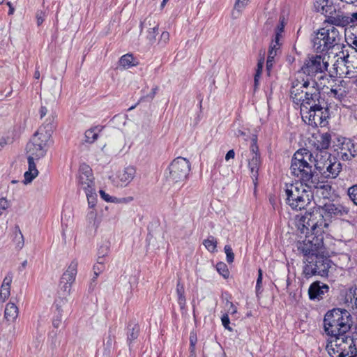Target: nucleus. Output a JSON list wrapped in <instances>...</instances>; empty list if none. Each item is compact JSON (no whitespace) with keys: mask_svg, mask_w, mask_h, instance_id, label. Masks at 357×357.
I'll list each match as a JSON object with an SVG mask.
<instances>
[{"mask_svg":"<svg viewBox=\"0 0 357 357\" xmlns=\"http://www.w3.org/2000/svg\"><path fill=\"white\" fill-rule=\"evenodd\" d=\"M296 246L305 257L303 274L306 279L315 275L328 276L331 260L324 255L326 248L322 235H307Z\"/></svg>","mask_w":357,"mask_h":357,"instance_id":"1","label":"nucleus"},{"mask_svg":"<svg viewBox=\"0 0 357 357\" xmlns=\"http://www.w3.org/2000/svg\"><path fill=\"white\" fill-rule=\"evenodd\" d=\"M353 321L349 311L344 309L334 308L327 312L324 319V328L327 335L335 338V346L337 347L341 354L345 350L341 347L347 339H354L347 335L351 329Z\"/></svg>","mask_w":357,"mask_h":357,"instance_id":"2","label":"nucleus"},{"mask_svg":"<svg viewBox=\"0 0 357 357\" xmlns=\"http://www.w3.org/2000/svg\"><path fill=\"white\" fill-rule=\"evenodd\" d=\"M313 154L307 149H301L293 155L290 170L292 175L299 178L298 182L305 183L309 189H326L331 188L328 185L323 184L319 178L314 175L312 170Z\"/></svg>","mask_w":357,"mask_h":357,"instance_id":"3","label":"nucleus"},{"mask_svg":"<svg viewBox=\"0 0 357 357\" xmlns=\"http://www.w3.org/2000/svg\"><path fill=\"white\" fill-rule=\"evenodd\" d=\"M356 27L354 25H350L345 29V36L347 40H350L353 45H349V49L342 51L343 56L340 58L341 61L337 60L333 65L336 74L340 76H344L341 83L345 85H356L357 71L353 66L355 53L357 52V35L354 33Z\"/></svg>","mask_w":357,"mask_h":357,"instance_id":"4","label":"nucleus"},{"mask_svg":"<svg viewBox=\"0 0 357 357\" xmlns=\"http://www.w3.org/2000/svg\"><path fill=\"white\" fill-rule=\"evenodd\" d=\"M310 93L311 100L306 104L307 107L301 108V114L303 120L307 124L313 126H325L328 118L327 108L325 107V100L321 97L319 89H312Z\"/></svg>","mask_w":357,"mask_h":357,"instance_id":"5","label":"nucleus"},{"mask_svg":"<svg viewBox=\"0 0 357 357\" xmlns=\"http://www.w3.org/2000/svg\"><path fill=\"white\" fill-rule=\"evenodd\" d=\"M286 197V204L294 211L306 209L313 199V190L309 189L305 183L296 181L294 183H285L283 188Z\"/></svg>","mask_w":357,"mask_h":357,"instance_id":"6","label":"nucleus"},{"mask_svg":"<svg viewBox=\"0 0 357 357\" xmlns=\"http://www.w3.org/2000/svg\"><path fill=\"white\" fill-rule=\"evenodd\" d=\"M312 89H319L315 80H310L296 74V77L291 80L290 89V97L294 103L300 105L301 108L307 107L311 100L310 93H313Z\"/></svg>","mask_w":357,"mask_h":357,"instance_id":"7","label":"nucleus"},{"mask_svg":"<svg viewBox=\"0 0 357 357\" xmlns=\"http://www.w3.org/2000/svg\"><path fill=\"white\" fill-rule=\"evenodd\" d=\"M314 6L317 12L326 16V21L330 24L343 27L357 21V12L353 13L351 17L344 15L340 11L337 13L332 0H317Z\"/></svg>","mask_w":357,"mask_h":357,"instance_id":"8","label":"nucleus"},{"mask_svg":"<svg viewBox=\"0 0 357 357\" xmlns=\"http://www.w3.org/2000/svg\"><path fill=\"white\" fill-rule=\"evenodd\" d=\"M341 36L333 24L319 29L312 39L314 49L319 53L327 52L340 44Z\"/></svg>","mask_w":357,"mask_h":357,"instance_id":"9","label":"nucleus"},{"mask_svg":"<svg viewBox=\"0 0 357 357\" xmlns=\"http://www.w3.org/2000/svg\"><path fill=\"white\" fill-rule=\"evenodd\" d=\"M324 213H308L302 216L299 220V225H303V232L304 229L307 231L310 230L312 234L310 235H322L324 232V229L327 228L331 220L326 217H324Z\"/></svg>","mask_w":357,"mask_h":357,"instance_id":"10","label":"nucleus"},{"mask_svg":"<svg viewBox=\"0 0 357 357\" xmlns=\"http://www.w3.org/2000/svg\"><path fill=\"white\" fill-rule=\"evenodd\" d=\"M190 171V162L185 158L178 157L169 165L166 171L167 181L171 184L185 181Z\"/></svg>","mask_w":357,"mask_h":357,"instance_id":"11","label":"nucleus"},{"mask_svg":"<svg viewBox=\"0 0 357 357\" xmlns=\"http://www.w3.org/2000/svg\"><path fill=\"white\" fill-rule=\"evenodd\" d=\"M328 66V62L324 61V58L321 56H314L307 59H305L304 63L297 74H301V76H306L310 82L315 80L314 77L319 74L324 73L327 70Z\"/></svg>","mask_w":357,"mask_h":357,"instance_id":"12","label":"nucleus"},{"mask_svg":"<svg viewBox=\"0 0 357 357\" xmlns=\"http://www.w3.org/2000/svg\"><path fill=\"white\" fill-rule=\"evenodd\" d=\"M47 142H43L41 137L35 134L31 141L26 145L29 156H33L36 160H39L44 157L47 152Z\"/></svg>","mask_w":357,"mask_h":357,"instance_id":"13","label":"nucleus"},{"mask_svg":"<svg viewBox=\"0 0 357 357\" xmlns=\"http://www.w3.org/2000/svg\"><path fill=\"white\" fill-rule=\"evenodd\" d=\"M158 23L155 21V17L149 15L144 21L140 23L141 33H146V39L151 44L156 40V36L158 34Z\"/></svg>","mask_w":357,"mask_h":357,"instance_id":"14","label":"nucleus"},{"mask_svg":"<svg viewBox=\"0 0 357 357\" xmlns=\"http://www.w3.org/2000/svg\"><path fill=\"white\" fill-rule=\"evenodd\" d=\"M342 344L341 347L345 349L342 354L340 351H337V350L339 349L337 347L335 346V338H332L331 340L328 341L326 345V349L329 355L332 357H345L349 354V352L351 354H354L353 349L356 347L354 339H347V341H344Z\"/></svg>","mask_w":357,"mask_h":357,"instance_id":"15","label":"nucleus"},{"mask_svg":"<svg viewBox=\"0 0 357 357\" xmlns=\"http://www.w3.org/2000/svg\"><path fill=\"white\" fill-rule=\"evenodd\" d=\"M78 183L85 191L92 190L94 188V177L91 168L86 164L83 163L79 169Z\"/></svg>","mask_w":357,"mask_h":357,"instance_id":"16","label":"nucleus"},{"mask_svg":"<svg viewBox=\"0 0 357 357\" xmlns=\"http://www.w3.org/2000/svg\"><path fill=\"white\" fill-rule=\"evenodd\" d=\"M322 212L324 213V217L329 218L331 220L333 218H337L347 214L349 209L341 204L326 203L321 207Z\"/></svg>","mask_w":357,"mask_h":357,"instance_id":"17","label":"nucleus"},{"mask_svg":"<svg viewBox=\"0 0 357 357\" xmlns=\"http://www.w3.org/2000/svg\"><path fill=\"white\" fill-rule=\"evenodd\" d=\"M342 169L341 163L337 160L336 158L329 160L324 165L323 170H320L319 173L326 178H336Z\"/></svg>","mask_w":357,"mask_h":357,"instance_id":"18","label":"nucleus"},{"mask_svg":"<svg viewBox=\"0 0 357 357\" xmlns=\"http://www.w3.org/2000/svg\"><path fill=\"white\" fill-rule=\"evenodd\" d=\"M329 287L326 284H321L319 281L311 284L308 289L309 297L311 300H320L324 298L326 293L328 291Z\"/></svg>","mask_w":357,"mask_h":357,"instance_id":"19","label":"nucleus"},{"mask_svg":"<svg viewBox=\"0 0 357 357\" xmlns=\"http://www.w3.org/2000/svg\"><path fill=\"white\" fill-rule=\"evenodd\" d=\"M340 153L344 160H349L354 158L356 155L355 144L349 138H344L340 147Z\"/></svg>","mask_w":357,"mask_h":357,"instance_id":"20","label":"nucleus"},{"mask_svg":"<svg viewBox=\"0 0 357 357\" xmlns=\"http://www.w3.org/2000/svg\"><path fill=\"white\" fill-rule=\"evenodd\" d=\"M260 165L261 160L259 154L254 153L252 156L249 158L248 168L250 171L251 178L255 186L257 185Z\"/></svg>","mask_w":357,"mask_h":357,"instance_id":"21","label":"nucleus"},{"mask_svg":"<svg viewBox=\"0 0 357 357\" xmlns=\"http://www.w3.org/2000/svg\"><path fill=\"white\" fill-rule=\"evenodd\" d=\"M332 158L331 154L327 151H318L315 156H313L312 162H310V164H314L316 169L319 172L320 170H323L325 164Z\"/></svg>","mask_w":357,"mask_h":357,"instance_id":"22","label":"nucleus"},{"mask_svg":"<svg viewBox=\"0 0 357 357\" xmlns=\"http://www.w3.org/2000/svg\"><path fill=\"white\" fill-rule=\"evenodd\" d=\"M136 174L135 168L132 166L125 167L122 172H120L118 178L120 182V186H127L135 178Z\"/></svg>","mask_w":357,"mask_h":357,"instance_id":"23","label":"nucleus"},{"mask_svg":"<svg viewBox=\"0 0 357 357\" xmlns=\"http://www.w3.org/2000/svg\"><path fill=\"white\" fill-rule=\"evenodd\" d=\"M48 123H44L42 126H40L38 130L36 132V135L38 137H41L43 139V142H48L53 133L54 130V117L52 119H49Z\"/></svg>","mask_w":357,"mask_h":357,"instance_id":"24","label":"nucleus"},{"mask_svg":"<svg viewBox=\"0 0 357 357\" xmlns=\"http://www.w3.org/2000/svg\"><path fill=\"white\" fill-rule=\"evenodd\" d=\"M341 86L344 88L342 89L340 88L339 89H331V91L333 94L335 98H338L340 100L343 102V105L345 107H349V105H347V95L351 92L353 86L352 85H345L344 84H342Z\"/></svg>","mask_w":357,"mask_h":357,"instance_id":"25","label":"nucleus"},{"mask_svg":"<svg viewBox=\"0 0 357 357\" xmlns=\"http://www.w3.org/2000/svg\"><path fill=\"white\" fill-rule=\"evenodd\" d=\"M28 164H29V169L28 171H26L24 174V183L25 184H28L31 183L38 174V171L36 168V165L34 162V160L36 158H33V156H28Z\"/></svg>","mask_w":357,"mask_h":357,"instance_id":"26","label":"nucleus"},{"mask_svg":"<svg viewBox=\"0 0 357 357\" xmlns=\"http://www.w3.org/2000/svg\"><path fill=\"white\" fill-rule=\"evenodd\" d=\"M78 263L73 260L68 266L67 270L62 275L61 280L62 282H74L77 275Z\"/></svg>","mask_w":357,"mask_h":357,"instance_id":"27","label":"nucleus"},{"mask_svg":"<svg viewBox=\"0 0 357 357\" xmlns=\"http://www.w3.org/2000/svg\"><path fill=\"white\" fill-rule=\"evenodd\" d=\"M18 307L13 303L9 302L5 308L4 317L8 321H15L18 317Z\"/></svg>","mask_w":357,"mask_h":357,"instance_id":"28","label":"nucleus"},{"mask_svg":"<svg viewBox=\"0 0 357 357\" xmlns=\"http://www.w3.org/2000/svg\"><path fill=\"white\" fill-rule=\"evenodd\" d=\"M331 135L326 132L320 136V139L317 140V149L319 151H327L331 144Z\"/></svg>","mask_w":357,"mask_h":357,"instance_id":"29","label":"nucleus"},{"mask_svg":"<svg viewBox=\"0 0 357 357\" xmlns=\"http://www.w3.org/2000/svg\"><path fill=\"white\" fill-rule=\"evenodd\" d=\"M135 59L132 54H126L122 56L119 60V65L123 68H129L131 66H135L137 63L134 62Z\"/></svg>","mask_w":357,"mask_h":357,"instance_id":"30","label":"nucleus"},{"mask_svg":"<svg viewBox=\"0 0 357 357\" xmlns=\"http://www.w3.org/2000/svg\"><path fill=\"white\" fill-rule=\"evenodd\" d=\"M176 293L178 296V303L181 309H184L185 306V290L183 285L179 281L176 285Z\"/></svg>","mask_w":357,"mask_h":357,"instance_id":"31","label":"nucleus"},{"mask_svg":"<svg viewBox=\"0 0 357 357\" xmlns=\"http://www.w3.org/2000/svg\"><path fill=\"white\" fill-rule=\"evenodd\" d=\"M128 329V342L130 345L133 340L137 338L139 327L137 324H134L133 326L129 325Z\"/></svg>","mask_w":357,"mask_h":357,"instance_id":"32","label":"nucleus"},{"mask_svg":"<svg viewBox=\"0 0 357 357\" xmlns=\"http://www.w3.org/2000/svg\"><path fill=\"white\" fill-rule=\"evenodd\" d=\"M96 130H98V131H100L102 130L101 128H99L98 127H95L91 129L87 130L85 132V138L86 142L87 143H93L98 137V133L96 132Z\"/></svg>","mask_w":357,"mask_h":357,"instance_id":"33","label":"nucleus"},{"mask_svg":"<svg viewBox=\"0 0 357 357\" xmlns=\"http://www.w3.org/2000/svg\"><path fill=\"white\" fill-rule=\"evenodd\" d=\"M203 244L209 252H213L216 250L217 241L213 236H209L207 239L204 241Z\"/></svg>","mask_w":357,"mask_h":357,"instance_id":"34","label":"nucleus"},{"mask_svg":"<svg viewBox=\"0 0 357 357\" xmlns=\"http://www.w3.org/2000/svg\"><path fill=\"white\" fill-rule=\"evenodd\" d=\"M280 38L281 37H279L278 34H275L274 38L272 40L271 43L268 50L272 51L273 52H275L276 54L280 52V47L282 45V43L280 42Z\"/></svg>","mask_w":357,"mask_h":357,"instance_id":"35","label":"nucleus"},{"mask_svg":"<svg viewBox=\"0 0 357 357\" xmlns=\"http://www.w3.org/2000/svg\"><path fill=\"white\" fill-rule=\"evenodd\" d=\"M85 193L88 199L89 206L91 208H93L96 203V194L95 188H92V190H86L85 191Z\"/></svg>","mask_w":357,"mask_h":357,"instance_id":"36","label":"nucleus"},{"mask_svg":"<svg viewBox=\"0 0 357 357\" xmlns=\"http://www.w3.org/2000/svg\"><path fill=\"white\" fill-rule=\"evenodd\" d=\"M216 269L218 272L222 275L225 278H228L229 275V271L227 266L224 262H219L216 265Z\"/></svg>","mask_w":357,"mask_h":357,"instance_id":"37","label":"nucleus"},{"mask_svg":"<svg viewBox=\"0 0 357 357\" xmlns=\"http://www.w3.org/2000/svg\"><path fill=\"white\" fill-rule=\"evenodd\" d=\"M357 290V288H351L349 289V291L346 294V302H349V299L350 300V303H352L354 305L357 306V297H355L356 295V291Z\"/></svg>","mask_w":357,"mask_h":357,"instance_id":"38","label":"nucleus"},{"mask_svg":"<svg viewBox=\"0 0 357 357\" xmlns=\"http://www.w3.org/2000/svg\"><path fill=\"white\" fill-rule=\"evenodd\" d=\"M347 195L349 199L354 202L355 205H357V185H354L349 188L347 190Z\"/></svg>","mask_w":357,"mask_h":357,"instance_id":"39","label":"nucleus"},{"mask_svg":"<svg viewBox=\"0 0 357 357\" xmlns=\"http://www.w3.org/2000/svg\"><path fill=\"white\" fill-rule=\"evenodd\" d=\"M225 252L226 253V256H227V261L229 263V264H231L234 261V254L232 251V249L231 248L230 245H226L225 246Z\"/></svg>","mask_w":357,"mask_h":357,"instance_id":"40","label":"nucleus"},{"mask_svg":"<svg viewBox=\"0 0 357 357\" xmlns=\"http://www.w3.org/2000/svg\"><path fill=\"white\" fill-rule=\"evenodd\" d=\"M56 310L58 311L59 316L54 318L52 321V325L54 328H57L60 326L61 324V309L58 303L56 304Z\"/></svg>","mask_w":357,"mask_h":357,"instance_id":"41","label":"nucleus"},{"mask_svg":"<svg viewBox=\"0 0 357 357\" xmlns=\"http://www.w3.org/2000/svg\"><path fill=\"white\" fill-rule=\"evenodd\" d=\"M10 292V287H1L0 289V298L4 302L8 298Z\"/></svg>","mask_w":357,"mask_h":357,"instance_id":"42","label":"nucleus"},{"mask_svg":"<svg viewBox=\"0 0 357 357\" xmlns=\"http://www.w3.org/2000/svg\"><path fill=\"white\" fill-rule=\"evenodd\" d=\"M257 137L256 135L252 136V144L250 145V156H252L254 153L259 154V148L257 144Z\"/></svg>","mask_w":357,"mask_h":357,"instance_id":"43","label":"nucleus"},{"mask_svg":"<svg viewBox=\"0 0 357 357\" xmlns=\"http://www.w3.org/2000/svg\"><path fill=\"white\" fill-rule=\"evenodd\" d=\"M100 195L102 199H104L107 202H117V198L115 197H112L106 193L104 190H100L99 191Z\"/></svg>","mask_w":357,"mask_h":357,"instance_id":"44","label":"nucleus"},{"mask_svg":"<svg viewBox=\"0 0 357 357\" xmlns=\"http://www.w3.org/2000/svg\"><path fill=\"white\" fill-rule=\"evenodd\" d=\"M10 206V204L9 201H8L6 198H0V216L2 215L3 211L8 209Z\"/></svg>","mask_w":357,"mask_h":357,"instance_id":"45","label":"nucleus"},{"mask_svg":"<svg viewBox=\"0 0 357 357\" xmlns=\"http://www.w3.org/2000/svg\"><path fill=\"white\" fill-rule=\"evenodd\" d=\"M284 17H280V24L277 26L275 30V34H278L279 37L282 38V33L284 31Z\"/></svg>","mask_w":357,"mask_h":357,"instance_id":"46","label":"nucleus"},{"mask_svg":"<svg viewBox=\"0 0 357 357\" xmlns=\"http://www.w3.org/2000/svg\"><path fill=\"white\" fill-rule=\"evenodd\" d=\"M109 252V245L106 243L104 245H102L98 251V256H104L106 257Z\"/></svg>","mask_w":357,"mask_h":357,"instance_id":"47","label":"nucleus"},{"mask_svg":"<svg viewBox=\"0 0 357 357\" xmlns=\"http://www.w3.org/2000/svg\"><path fill=\"white\" fill-rule=\"evenodd\" d=\"M261 282H262V271L261 268H259L258 270V277L257 279V284H256V294L257 296L260 293Z\"/></svg>","mask_w":357,"mask_h":357,"instance_id":"48","label":"nucleus"},{"mask_svg":"<svg viewBox=\"0 0 357 357\" xmlns=\"http://www.w3.org/2000/svg\"><path fill=\"white\" fill-rule=\"evenodd\" d=\"M223 326L229 331H232L233 328L229 326V318L227 314H225L221 318Z\"/></svg>","mask_w":357,"mask_h":357,"instance_id":"49","label":"nucleus"},{"mask_svg":"<svg viewBox=\"0 0 357 357\" xmlns=\"http://www.w3.org/2000/svg\"><path fill=\"white\" fill-rule=\"evenodd\" d=\"M319 83L317 82V87L319 89L320 87H324L326 86V82H328L329 79L326 74L322 75L320 74L319 77Z\"/></svg>","mask_w":357,"mask_h":357,"instance_id":"50","label":"nucleus"},{"mask_svg":"<svg viewBox=\"0 0 357 357\" xmlns=\"http://www.w3.org/2000/svg\"><path fill=\"white\" fill-rule=\"evenodd\" d=\"M248 1L249 0H236L234 5V9L237 10L238 11H241L245 7Z\"/></svg>","mask_w":357,"mask_h":357,"instance_id":"51","label":"nucleus"},{"mask_svg":"<svg viewBox=\"0 0 357 357\" xmlns=\"http://www.w3.org/2000/svg\"><path fill=\"white\" fill-rule=\"evenodd\" d=\"M73 284V282H62L61 281L60 282V286H61V289L62 291H63L64 292L67 293V294H69L70 291V288H71V284Z\"/></svg>","mask_w":357,"mask_h":357,"instance_id":"52","label":"nucleus"},{"mask_svg":"<svg viewBox=\"0 0 357 357\" xmlns=\"http://www.w3.org/2000/svg\"><path fill=\"white\" fill-rule=\"evenodd\" d=\"M15 229L16 230L18 231L19 234H20V240L18 241V243H17V248L18 249H22V247L24 246V237H23V235L20 229V227L18 226H16L15 227Z\"/></svg>","mask_w":357,"mask_h":357,"instance_id":"53","label":"nucleus"},{"mask_svg":"<svg viewBox=\"0 0 357 357\" xmlns=\"http://www.w3.org/2000/svg\"><path fill=\"white\" fill-rule=\"evenodd\" d=\"M169 40V33L167 31H163L161 33L160 38V43L166 44Z\"/></svg>","mask_w":357,"mask_h":357,"instance_id":"54","label":"nucleus"},{"mask_svg":"<svg viewBox=\"0 0 357 357\" xmlns=\"http://www.w3.org/2000/svg\"><path fill=\"white\" fill-rule=\"evenodd\" d=\"M13 277L11 275H8L5 277L1 284L2 287H10Z\"/></svg>","mask_w":357,"mask_h":357,"instance_id":"55","label":"nucleus"},{"mask_svg":"<svg viewBox=\"0 0 357 357\" xmlns=\"http://www.w3.org/2000/svg\"><path fill=\"white\" fill-rule=\"evenodd\" d=\"M103 269H104V266L96 264L93 266V271H94V274H95L94 278H96L98 276V275L103 271Z\"/></svg>","mask_w":357,"mask_h":357,"instance_id":"56","label":"nucleus"},{"mask_svg":"<svg viewBox=\"0 0 357 357\" xmlns=\"http://www.w3.org/2000/svg\"><path fill=\"white\" fill-rule=\"evenodd\" d=\"M45 14L43 11H38L36 15L37 24L40 26L44 21Z\"/></svg>","mask_w":357,"mask_h":357,"instance_id":"57","label":"nucleus"},{"mask_svg":"<svg viewBox=\"0 0 357 357\" xmlns=\"http://www.w3.org/2000/svg\"><path fill=\"white\" fill-rule=\"evenodd\" d=\"M263 66H264V61L261 60L259 61L258 63H257V68L256 73H257V77H261V75L262 73V69H263Z\"/></svg>","mask_w":357,"mask_h":357,"instance_id":"58","label":"nucleus"},{"mask_svg":"<svg viewBox=\"0 0 357 357\" xmlns=\"http://www.w3.org/2000/svg\"><path fill=\"white\" fill-rule=\"evenodd\" d=\"M190 350L195 351V344L197 342V338L194 337L193 336H190Z\"/></svg>","mask_w":357,"mask_h":357,"instance_id":"59","label":"nucleus"},{"mask_svg":"<svg viewBox=\"0 0 357 357\" xmlns=\"http://www.w3.org/2000/svg\"><path fill=\"white\" fill-rule=\"evenodd\" d=\"M234 156H235V152L233 149H231L227 153V154L225 155V160L227 161H228L229 160L234 158Z\"/></svg>","mask_w":357,"mask_h":357,"instance_id":"60","label":"nucleus"},{"mask_svg":"<svg viewBox=\"0 0 357 357\" xmlns=\"http://www.w3.org/2000/svg\"><path fill=\"white\" fill-rule=\"evenodd\" d=\"M228 304L229 305V312L231 314H236L237 312V309L231 302H228Z\"/></svg>","mask_w":357,"mask_h":357,"instance_id":"61","label":"nucleus"},{"mask_svg":"<svg viewBox=\"0 0 357 357\" xmlns=\"http://www.w3.org/2000/svg\"><path fill=\"white\" fill-rule=\"evenodd\" d=\"M277 55H278V54H276L275 52H273L272 51L268 50L267 59H270V60L275 61V57Z\"/></svg>","mask_w":357,"mask_h":357,"instance_id":"62","label":"nucleus"},{"mask_svg":"<svg viewBox=\"0 0 357 357\" xmlns=\"http://www.w3.org/2000/svg\"><path fill=\"white\" fill-rule=\"evenodd\" d=\"M274 61L270 59L266 61V70L269 73L273 66Z\"/></svg>","mask_w":357,"mask_h":357,"instance_id":"63","label":"nucleus"},{"mask_svg":"<svg viewBox=\"0 0 357 357\" xmlns=\"http://www.w3.org/2000/svg\"><path fill=\"white\" fill-rule=\"evenodd\" d=\"M47 113V109L45 106H41L40 109V118H43Z\"/></svg>","mask_w":357,"mask_h":357,"instance_id":"64","label":"nucleus"}]
</instances>
